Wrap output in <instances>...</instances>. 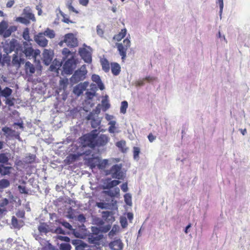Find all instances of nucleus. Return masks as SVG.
Masks as SVG:
<instances>
[{
	"mask_svg": "<svg viewBox=\"0 0 250 250\" xmlns=\"http://www.w3.org/2000/svg\"><path fill=\"white\" fill-rule=\"evenodd\" d=\"M99 132L95 129L89 133L85 134L82 138V144L84 147H89L94 149L96 146H104L109 140V138L105 134H100Z\"/></svg>",
	"mask_w": 250,
	"mask_h": 250,
	"instance_id": "nucleus-1",
	"label": "nucleus"
},
{
	"mask_svg": "<svg viewBox=\"0 0 250 250\" xmlns=\"http://www.w3.org/2000/svg\"><path fill=\"white\" fill-rule=\"evenodd\" d=\"M62 60L58 61L55 59L52 62L54 53L52 50L44 49L42 53V62H78L75 57V54L71 52L68 48H64L62 50Z\"/></svg>",
	"mask_w": 250,
	"mask_h": 250,
	"instance_id": "nucleus-2",
	"label": "nucleus"
},
{
	"mask_svg": "<svg viewBox=\"0 0 250 250\" xmlns=\"http://www.w3.org/2000/svg\"><path fill=\"white\" fill-rule=\"evenodd\" d=\"M104 171L105 175H110L113 179L119 180H124L126 177V170L121 164H114Z\"/></svg>",
	"mask_w": 250,
	"mask_h": 250,
	"instance_id": "nucleus-3",
	"label": "nucleus"
},
{
	"mask_svg": "<svg viewBox=\"0 0 250 250\" xmlns=\"http://www.w3.org/2000/svg\"><path fill=\"white\" fill-rule=\"evenodd\" d=\"M55 65L52 64L50 66V70L51 71H56L59 73V71L61 69L62 63H54ZM77 63H63L62 70V74L71 75L73 73L74 69L76 68Z\"/></svg>",
	"mask_w": 250,
	"mask_h": 250,
	"instance_id": "nucleus-4",
	"label": "nucleus"
},
{
	"mask_svg": "<svg viewBox=\"0 0 250 250\" xmlns=\"http://www.w3.org/2000/svg\"><path fill=\"white\" fill-rule=\"evenodd\" d=\"M6 44L9 47V49L12 51H15V53L13 55L12 62H23V59L21 58V51L16 48L18 44V41L13 39Z\"/></svg>",
	"mask_w": 250,
	"mask_h": 250,
	"instance_id": "nucleus-5",
	"label": "nucleus"
},
{
	"mask_svg": "<svg viewBox=\"0 0 250 250\" xmlns=\"http://www.w3.org/2000/svg\"><path fill=\"white\" fill-rule=\"evenodd\" d=\"M87 71L86 69L85 65H82L81 68L76 70L70 79L71 83L74 84L83 81L86 78V75Z\"/></svg>",
	"mask_w": 250,
	"mask_h": 250,
	"instance_id": "nucleus-6",
	"label": "nucleus"
},
{
	"mask_svg": "<svg viewBox=\"0 0 250 250\" xmlns=\"http://www.w3.org/2000/svg\"><path fill=\"white\" fill-rule=\"evenodd\" d=\"M79 53L84 62H91L92 49L88 46L87 48H80Z\"/></svg>",
	"mask_w": 250,
	"mask_h": 250,
	"instance_id": "nucleus-7",
	"label": "nucleus"
},
{
	"mask_svg": "<svg viewBox=\"0 0 250 250\" xmlns=\"http://www.w3.org/2000/svg\"><path fill=\"white\" fill-rule=\"evenodd\" d=\"M121 183V181L118 179L112 180L111 178H107L104 181L103 188L104 189H110L116 188V187Z\"/></svg>",
	"mask_w": 250,
	"mask_h": 250,
	"instance_id": "nucleus-8",
	"label": "nucleus"
},
{
	"mask_svg": "<svg viewBox=\"0 0 250 250\" xmlns=\"http://www.w3.org/2000/svg\"><path fill=\"white\" fill-rule=\"evenodd\" d=\"M63 42L66 43L67 46L74 47L78 45L77 39L72 33H68L64 36Z\"/></svg>",
	"mask_w": 250,
	"mask_h": 250,
	"instance_id": "nucleus-9",
	"label": "nucleus"
},
{
	"mask_svg": "<svg viewBox=\"0 0 250 250\" xmlns=\"http://www.w3.org/2000/svg\"><path fill=\"white\" fill-rule=\"evenodd\" d=\"M71 243L75 246L76 250H92L89 245L81 240H72Z\"/></svg>",
	"mask_w": 250,
	"mask_h": 250,
	"instance_id": "nucleus-10",
	"label": "nucleus"
},
{
	"mask_svg": "<svg viewBox=\"0 0 250 250\" xmlns=\"http://www.w3.org/2000/svg\"><path fill=\"white\" fill-rule=\"evenodd\" d=\"M87 120H91V124L93 128L98 127L101 123V119L95 114L94 112H91L86 117Z\"/></svg>",
	"mask_w": 250,
	"mask_h": 250,
	"instance_id": "nucleus-11",
	"label": "nucleus"
},
{
	"mask_svg": "<svg viewBox=\"0 0 250 250\" xmlns=\"http://www.w3.org/2000/svg\"><path fill=\"white\" fill-rule=\"evenodd\" d=\"M44 34L42 32L38 33L34 36L35 42L40 46L45 47L48 43V40L45 38Z\"/></svg>",
	"mask_w": 250,
	"mask_h": 250,
	"instance_id": "nucleus-12",
	"label": "nucleus"
},
{
	"mask_svg": "<svg viewBox=\"0 0 250 250\" xmlns=\"http://www.w3.org/2000/svg\"><path fill=\"white\" fill-rule=\"evenodd\" d=\"M38 229L40 235L42 236H43L44 234L46 235L48 232L52 233L53 232V229L45 223H41L38 227Z\"/></svg>",
	"mask_w": 250,
	"mask_h": 250,
	"instance_id": "nucleus-13",
	"label": "nucleus"
},
{
	"mask_svg": "<svg viewBox=\"0 0 250 250\" xmlns=\"http://www.w3.org/2000/svg\"><path fill=\"white\" fill-rule=\"evenodd\" d=\"M23 49H22V53H23L25 56L29 59L32 58L33 59V53L34 49L32 47H27L28 45V43L26 42H24L23 43Z\"/></svg>",
	"mask_w": 250,
	"mask_h": 250,
	"instance_id": "nucleus-14",
	"label": "nucleus"
},
{
	"mask_svg": "<svg viewBox=\"0 0 250 250\" xmlns=\"http://www.w3.org/2000/svg\"><path fill=\"white\" fill-rule=\"evenodd\" d=\"M102 218L107 223H112L115 221L114 213L112 211H103L101 212Z\"/></svg>",
	"mask_w": 250,
	"mask_h": 250,
	"instance_id": "nucleus-15",
	"label": "nucleus"
},
{
	"mask_svg": "<svg viewBox=\"0 0 250 250\" xmlns=\"http://www.w3.org/2000/svg\"><path fill=\"white\" fill-rule=\"evenodd\" d=\"M109 247L112 250H123L124 244L120 239H116L109 244Z\"/></svg>",
	"mask_w": 250,
	"mask_h": 250,
	"instance_id": "nucleus-16",
	"label": "nucleus"
},
{
	"mask_svg": "<svg viewBox=\"0 0 250 250\" xmlns=\"http://www.w3.org/2000/svg\"><path fill=\"white\" fill-rule=\"evenodd\" d=\"M120 189L119 188L116 187L114 188L113 189H108V190H104V193L111 197H115L120 195Z\"/></svg>",
	"mask_w": 250,
	"mask_h": 250,
	"instance_id": "nucleus-17",
	"label": "nucleus"
},
{
	"mask_svg": "<svg viewBox=\"0 0 250 250\" xmlns=\"http://www.w3.org/2000/svg\"><path fill=\"white\" fill-rule=\"evenodd\" d=\"M59 224L62 225L64 228V229H65L66 231L70 232V233H73L77 236L75 229H73L72 226L69 223L66 221L63 220L60 221Z\"/></svg>",
	"mask_w": 250,
	"mask_h": 250,
	"instance_id": "nucleus-18",
	"label": "nucleus"
},
{
	"mask_svg": "<svg viewBox=\"0 0 250 250\" xmlns=\"http://www.w3.org/2000/svg\"><path fill=\"white\" fill-rule=\"evenodd\" d=\"M92 80L97 84L98 87L101 90H103L104 89V85L102 82L101 78L99 75L96 74L93 75L92 76Z\"/></svg>",
	"mask_w": 250,
	"mask_h": 250,
	"instance_id": "nucleus-19",
	"label": "nucleus"
},
{
	"mask_svg": "<svg viewBox=\"0 0 250 250\" xmlns=\"http://www.w3.org/2000/svg\"><path fill=\"white\" fill-rule=\"evenodd\" d=\"M12 93V90L11 88L6 87L3 89H2L0 85V97L2 96L7 98L11 95Z\"/></svg>",
	"mask_w": 250,
	"mask_h": 250,
	"instance_id": "nucleus-20",
	"label": "nucleus"
},
{
	"mask_svg": "<svg viewBox=\"0 0 250 250\" xmlns=\"http://www.w3.org/2000/svg\"><path fill=\"white\" fill-rule=\"evenodd\" d=\"M1 130L4 132V135H5L6 138L13 137L15 135V133H16L15 130L7 126L3 127Z\"/></svg>",
	"mask_w": 250,
	"mask_h": 250,
	"instance_id": "nucleus-21",
	"label": "nucleus"
},
{
	"mask_svg": "<svg viewBox=\"0 0 250 250\" xmlns=\"http://www.w3.org/2000/svg\"><path fill=\"white\" fill-rule=\"evenodd\" d=\"M116 45L118 48V50L122 56L123 61H124V59L126 56V51L127 49L125 47V46L123 45L122 43H117Z\"/></svg>",
	"mask_w": 250,
	"mask_h": 250,
	"instance_id": "nucleus-22",
	"label": "nucleus"
},
{
	"mask_svg": "<svg viewBox=\"0 0 250 250\" xmlns=\"http://www.w3.org/2000/svg\"><path fill=\"white\" fill-rule=\"evenodd\" d=\"M111 69L112 74L115 76H117L121 72V66L119 63H110Z\"/></svg>",
	"mask_w": 250,
	"mask_h": 250,
	"instance_id": "nucleus-23",
	"label": "nucleus"
},
{
	"mask_svg": "<svg viewBox=\"0 0 250 250\" xmlns=\"http://www.w3.org/2000/svg\"><path fill=\"white\" fill-rule=\"evenodd\" d=\"M11 222L13 227L17 229L21 228L23 224L22 220H18L15 216L12 217Z\"/></svg>",
	"mask_w": 250,
	"mask_h": 250,
	"instance_id": "nucleus-24",
	"label": "nucleus"
},
{
	"mask_svg": "<svg viewBox=\"0 0 250 250\" xmlns=\"http://www.w3.org/2000/svg\"><path fill=\"white\" fill-rule=\"evenodd\" d=\"M0 168L1 169V175L5 176L9 175L11 173V170L12 167L10 166H5L4 165L0 164Z\"/></svg>",
	"mask_w": 250,
	"mask_h": 250,
	"instance_id": "nucleus-25",
	"label": "nucleus"
},
{
	"mask_svg": "<svg viewBox=\"0 0 250 250\" xmlns=\"http://www.w3.org/2000/svg\"><path fill=\"white\" fill-rule=\"evenodd\" d=\"M156 79V78L155 77H150V76L146 77L144 79L137 81L136 82V85H137V86H142L145 83V81H147L148 82H152V81H153L155 80Z\"/></svg>",
	"mask_w": 250,
	"mask_h": 250,
	"instance_id": "nucleus-26",
	"label": "nucleus"
},
{
	"mask_svg": "<svg viewBox=\"0 0 250 250\" xmlns=\"http://www.w3.org/2000/svg\"><path fill=\"white\" fill-rule=\"evenodd\" d=\"M126 34V29L125 28L122 29L119 34L114 36L113 39L115 40H117V41H120L125 37Z\"/></svg>",
	"mask_w": 250,
	"mask_h": 250,
	"instance_id": "nucleus-27",
	"label": "nucleus"
},
{
	"mask_svg": "<svg viewBox=\"0 0 250 250\" xmlns=\"http://www.w3.org/2000/svg\"><path fill=\"white\" fill-rule=\"evenodd\" d=\"M116 122L115 121H110L108 123V125H110L108 127V130L110 133H114L115 132H118L116 131Z\"/></svg>",
	"mask_w": 250,
	"mask_h": 250,
	"instance_id": "nucleus-28",
	"label": "nucleus"
},
{
	"mask_svg": "<svg viewBox=\"0 0 250 250\" xmlns=\"http://www.w3.org/2000/svg\"><path fill=\"white\" fill-rule=\"evenodd\" d=\"M96 206L101 209H111L112 206L107 203L105 202H97L96 203Z\"/></svg>",
	"mask_w": 250,
	"mask_h": 250,
	"instance_id": "nucleus-29",
	"label": "nucleus"
},
{
	"mask_svg": "<svg viewBox=\"0 0 250 250\" xmlns=\"http://www.w3.org/2000/svg\"><path fill=\"white\" fill-rule=\"evenodd\" d=\"M25 69L27 73L33 74L35 71V67L33 63H25Z\"/></svg>",
	"mask_w": 250,
	"mask_h": 250,
	"instance_id": "nucleus-30",
	"label": "nucleus"
},
{
	"mask_svg": "<svg viewBox=\"0 0 250 250\" xmlns=\"http://www.w3.org/2000/svg\"><path fill=\"white\" fill-rule=\"evenodd\" d=\"M23 14H24L27 19H28V20H31L33 21H36L34 15L29 10H27L26 9H24L23 10Z\"/></svg>",
	"mask_w": 250,
	"mask_h": 250,
	"instance_id": "nucleus-31",
	"label": "nucleus"
},
{
	"mask_svg": "<svg viewBox=\"0 0 250 250\" xmlns=\"http://www.w3.org/2000/svg\"><path fill=\"white\" fill-rule=\"evenodd\" d=\"M36 156L34 154H28L24 159V162L26 164H31L35 161Z\"/></svg>",
	"mask_w": 250,
	"mask_h": 250,
	"instance_id": "nucleus-32",
	"label": "nucleus"
},
{
	"mask_svg": "<svg viewBox=\"0 0 250 250\" xmlns=\"http://www.w3.org/2000/svg\"><path fill=\"white\" fill-rule=\"evenodd\" d=\"M9 158L5 153L0 154V164L9 165Z\"/></svg>",
	"mask_w": 250,
	"mask_h": 250,
	"instance_id": "nucleus-33",
	"label": "nucleus"
},
{
	"mask_svg": "<svg viewBox=\"0 0 250 250\" xmlns=\"http://www.w3.org/2000/svg\"><path fill=\"white\" fill-rule=\"evenodd\" d=\"M10 186L9 181L5 179L0 180V189H2L8 188Z\"/></svg>",
	"mask_w": 250,
	"mask_h": 250,
	"instance_id": "nucleus-34",
	"label": "nucleus"
},
{
	"mask_svg": "<svg viewBox=\"0 0 250 250\" xmlns=\"http://www.w3.org/2000/svg\"><path fill=\"white\" fill-rule=\"evenodd\" d=\"M43 33L44 34V36H46L50 39H53L55 37V33L54 30L48 28Z\"/></svg>",
	"mask_w": 250,
	"mask_h": 250,
	"instance_id": "nucleus-35",
	"label": "nucleus"
},
{
	"mask_svg": "<svg viewBox=\"0 0 250 250\" xmlns=\"http://www.w3.org/2000/svg\"><path fill=\"white\" fill-rule=\"evenodd\" d=\"M124 200L126 205L129 206H132V196L130 193H128L125 194Z\"/></svg>",
	"mask_w": 250,
	"mask_h": 250,
	"instance_id": "nucleus-36",
	"label": "nucleus"
},
{
	"mask_svg": "<svg viewBox=\"0 0 250 250\" xmlns=\"http://www.w3.org/2000/svg\"><path fill=\"white\" fill-rule=\"evenodd\" d=\"M52 233H55L57 234H62L63 235L70 234V232L67 231L63 229L61 227H57L55 229H53V232Z\"/></svg>",
	"mask_w": 250,
	"mask_h": 250,
	"instance_id": "nucleus-37",
	"label": "nucleus"
},
{
	"mask_svg": "<svg viewBox=\"0 0 250 250\" xmlns=\"http://www.w3.org/2000/svg\"><path fill=\"white\" fill-rule=\"evenodd\" d=\"M108 161L107 159H104L100 161L98 165V168L100 169H104L108 165Z\"/></svg>",
	"mask_w": 250,
	"mask_h": 250,
	"instance_id": "nucleus-38",
	"label": "nucleus"
},
{
	"mask_svg": "<svg viewBox=\"0 0 250 250\" xmlns=\"http://www.w3.org/2000/svg\"><path fill=\"white\" fill-rule=\"evenodd\" d=\"M118 229L119 227L118 226L114 225L108 233L109 237L112 238L114 235H115L117 231L118 230Z\"/></svg>",
	"mask_w": 250,
	"mask_h": 250,
	"instance_id": "nucleus-39",
	"label": "nucleus"
},
{
	"mask_svg": "<svg viewBox=\"0 0 250 250\" xmlns=\"http://www.w3.org/2000/svg\"><path fill=\"white\" fill-rule=\"evenodd\" d=\"M22 37L25 40L28 42L32 41V40L30 39L29 31L28 28H26L24 30L22 33Z\"/></svg>",
	"mask_w": 250,
	"mask_h": 250,
	"instance_id": "nucleus-40",
	"label": "nucleus"
},
{
	"mask_svg": "<svg viewBox=\"0 0 250 250\" xmlns=\"http://www.w3.org/2000/svg\"><path fill=\"white\" fill-rule=\"evenodd\" d=\"M8 25L6 21H3L0 22V35L7 28Z\"/></svg>",
	"mask_w": 250,
	"mask_h": 250,
	"instance_id": "nucleus-41",
	"label": "nucleus"
},
{
	"mask_svg": "<svg viewBox=\"0 0 250 250\" xmlns=\"http://www.w3.org/2000/svg\"><path fill=\"white\" fill-rule=\"evenodd\" d=\"M128 107V103L126 101H124L121 103V106L120 108V112L122 113L125 114L126 112V109Z\"/></svg>",
	"mask_w": 250,
	"mask_h": 250,
	"instance_id": "nucleus-42",
	"label": "nucleus"
},
{
	"mask_svg": "<svg viewBox=\"0 0 250 250\" xmlns=\"http://www.w3.org/2000/svg\"><path fill=\"white\" fill-rule=\"evenodd\" d=\"M140 153V149L139 147L134 146L133 147V157L135 160H138L139 158V155Z\"/></svg>",
	"mask_w": 250,
	"mask_h": 250,
	"instance_id": "nucleus-43",
	"label": "nucleus"
},
{
	"mask_svg": "<svg viewBox=\"0 0 250 250\" xmlns=\"http://www.w3.org/2000/svg\"><path fill=\"white\" fill-rule=\"evenodd\" d=\"M71 248V245L68 243H63L60 244V250H70Z\"/></svg>",
	"mask_w": 250,
	"mask_h": 250,
	"instance_id": "nucleus-44",
	"label": "nucleus"
},
{
	"mask_svg": "<svg viewBox=\"0 0 250 250\" xmlns=\"http://www.w3.org/2000/svg\"><path fill=\"white\" fill-rule=\"evenodd\" d=\"M95 89H90V91H87L85 94L88 99H92L95 95Z\"/></svg>",
	"mask_w": 250,
	"mask_h": 250,
	"instance_id": "nucleus-45",
	"label": "nucleus"
},
{
	"mask_svg": "<svg viewBox=\"0 0 250 250\" xmlns=\"http://www.w3.org/2000/svg\"><path fill=\"white\" fill-rule=\"evenodd\" d=\"M60 14L63 17V19L62 20V21L65 23H72L73 22L70 21L68 18H67L65 17L66 15L62 12L60 9H58Z\"/></svg>",
	"mask_w": 250,
	"mask_h": 250,
	"instance_id": "nucleus-46",
	"label": "nucleus"
},
{
	"mask_svg": "<svg viewBox=\"0 0 250 250\" xmlns=\"http://www.w3.org/2000/svg\"><path fill=\"white\" fill-rule=\"evenodd\" d=\"M78 158V155L75 154H70L67 157L68 161L71 163L76 161Z\"/></svg>",
	"mask_w": 250,
	"mask_h": 250,
	"instance_id": "nucleus-47",
	"label": "nucleus"
},
{
	"mask_svg": "<svg viewBox=\"0 0 250 250\" xmlns=\"http://www.w3.org/2000/svg\"><path fill=\"white\" fill-rule=\"evenodd\" d=\"M101 233H106L108 232L111 229V226L110 224L102 226H100Z\"/></svg>",
	"mask_w": 250,
	"mask_h": 250,
	"instance_id": "nucleus-48",
	"label": "nucleus"
},
{
	"mask_svg": "<svg viewBox=\"0 0 250 250\" xmlns=\"http://www.w3.org/2000/svg\"><path fill=\"white\" fill-rule=\"evenodd\" d=\"M116 146L120 148L122 151H124L125 147V141H120L116 143Z\"/></svg>",
	"mask_w": 250,
	"mask_h": 250,
	"instance_id": "nucleus-49",
	"label": "nucleus"
},
{
	"mask_svg": "<svg viewBox=\"0 0 250 250\" xmlns=\"http://www.w3.org/2000/svg\"><path fill=\"white\" fill-rule=\"evenodd\" d=\"M102 104L103 107L104 108V110L105 111L108 109L110 107V104H109L106 99H104L102 101Z\"/></svg>",
	"mask_w": 250,
	"mask_h": 250,
	"instance_id": "nucleus-50",
	"label": "nucleus"
},
{
	"mask_svg": "<svg viewBox=\"0 0 250 250\" xmlns=\"http://www.w3.org/2000/svg\"><path fill=\"white\" fill-rule=\"evenodd\" d=\"M16 21L26 25L28 24L29 23L28 20L24 17H18L16 19Z\"/></svg>",
	"mask_w": 250,
	"mask_h": 250,
	"instance_id": "nucleus-51",
	"label": "nucleus"
},
{
	"mask_svg": "<svg viewBox=\"0 0 250 250\" xmlns=\"http://www.w3.org/2000/svg\"><path fill=\"white\" fill-rule=\"evenodd\" d=\"M78 86V87L80 88L83 91L85 90L86 88V87L88 85V83L85 82L84 83H80L77 85Z\"/></svg>",
	"mask_w": 250,
	"mask_h": 250,
	"instance_id": "nucleus-52",
	"label": "nucleus"
},
{
	"mask_svg": "<svg viewBox=\"0 0 250 250\" xmlns=\"http://www.w3.org/2000/svg\"><path fill=\"white\" fill-rule=\"evenodd\" d=\"M15 100V99L14 98H9L8 97L6 98V100L5 101V104L9 106H12L14 105V101Z\"/></svg>",
	"mask_w": 250,
	"mask_h": 250,
	"instance_id": "nucleus-53",
	"label": "nucleus"
},
{
	"mask_svg": "<svg viewBox=\"0 0 250 250\" xmlns=\"http://www.w3.org/2000/svg\"><path fill=\"white\" fill-rule=\"evenodd\" d=\"M83 91L80 88L78 87L77 85L74 87L73 93L77 95L78 96H80L83 93Z\"/></svg>",
	"mask_w": 250,
	"mask_h": 250,
	"instance_id": "nucleus-54",
	"label": "nucleus"
},
{
	"mask_svg": "<svg viewBox=\"0 0 250 250\" xmlns=\"http://www.w3.org/2000/svg\"><path fill=\"white\" fill-rule=\"evenodd\" d=\"M217 3L219 4V8H220V11H219V15L220 17V18H221V16L223 12V9L224 7V3H223V0H218Z\"/></svg>",
	"mask_w": 250,
	"mask_h": 250,
	"instance_id": "nucleus-55",
	"label": "nucleus"
},
{
	"mask_svg": "<svg viewBox=\"0 0 250 250\" xmlns=\"http://www.w3.org/2000/svg\"><path fill=\"white\" fill-rule=\"evenodd\" d=\"M96 31H97V34L100 37H103L104 31L103 30V29H102L101 26L100 25H98L97 26V27H96Z\"/></svg>",
	"mask_w": 250,
	"mask_h": 250,
	"instance_id": "nucleus-56",
	"label": "nucleus"
},
{
	"mask_svg": "<svg viewBox=\"0 0 250 250\" xmlns=\"http://www.w3.org/2000/svg\"><path fill=\"white\" fill-rule=\"evenodd\" d=\"M41 53V51L39 49L34 50L33 53V59H34V62H41L40 61L36 62V58L37 56H40Z\"/></svg>",
	"mask_w": 250,
	"mask_h": 250,
	"instance_id": "nucleus-57",
	"label": "nucleus"
},
{
	"mask_svg": "<svg viewBox=\"0 0 250 250\" xmlns=\"http://www.w3.org/2000/svg\"><path fill=\"white\" fill-rule=\"evenodd\" d=\"M91 230L93 234L99 235L101 232L100 227H92Z\"/></svg>",
	"mask_w": 250,
	"mask_h": 250,
	"instance_id": "nucleus-58",
	"label": "nucleus"
},
{
	"mask_svg": "<svg viewBox=\"0 0 250 250\" xmlns=\"http://www.w3.org/2000/svg\"><path fill=\"white\" fill-rule=\"evenodd\" d=\"M57 238L58 240H60L62 241L66 242H69L70 241V239L67 237V236H62L61 235H58L57 237Z\"/></svg>",
	"mask_w": 250,
	"mask_h": 250,
	"instance_id": "nucleus-59",
	"label": "nucleus"
},
{
	"mask_svg": "<svg viewBox=\"0 0 250 250\" xmlns=\"http://www.w3.org/2000/svg\"><path fill=\"white\" fill-rule=\"evenodd\" d=\"M103 69L105 72H108L111 66H110V63H102Z\"/></svg>",
	"mask_w": 250,
	"mask_h": 250,
	"instance_id": "nucleus-60",
	"label": "nucleus"
},
{
	"mask_svg": "<svg viewBox=\"0 0 250 250\" xmlns=\"http://www.w3.org/2000/svg\"><path fill=\"white\" fill-rule=\"evenodd\" d=\"M122 44L126 49H127V48L129 47L130 45V41L128 39V38H127L124 40L123 43Z\"/></svg>",
	"mask_w": 250,
	"mask_h": 250,
	"instance_id": "nucleus-61",
	"label": "nucleus"
},
{
	"mask_svg": "<svg viewBox=\"0 0 250 250\" xmlns=\"http://www.w3.org/2000/svg\"><path fill=\"white\" fill-rule=\"evenodd\" d=\"M104 220L103 219L98 218L95 220V223L99 227L102 226L104 224Z\"/></svg>",
	"mask_w": 250,
	"mask_h": 250,
	"instance_id": "nucleus-62",
	"label": "nucleus"
},
{
	"mask_svg": "<svg viewBox=\"0 0 250 250\" xmlns=\"http://www.w3.org/2000/svg\"><path fill=\"white\" fill-rule=\"evenodd\" d=\"M9 203V201L7 199L4 198L0 201V207H3L7 205Z\"/></svg>",
	"mask_w": 250,
	"mask_h": 250,
	"instance_id": "nucleus-63",
	"label": "nucleus"
},
{
	"mask_svg": "<svg viewBox=\"0 0 250 250\" xmlns=\"http://www.w3.org/2000/svg\"><path fill=\"white\" fill-rule=\"evenodd\" d=\"M11 33L10 32V31H9L8 30V29H6L4 31V32H3V33L1 35L3 36V37L4 38H8L9 37H10L11 35Z\"/></svg>",
	"mask_w": 250,
	"mask_h": 250,
	"instance_id": "nucleus-64",
	"label": "nucleus"
}]
</instances>
